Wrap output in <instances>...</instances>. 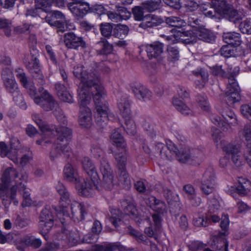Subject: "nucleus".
I'll return each mask as SVG.
<instances>
[{
	"mask_svg": "<svg viewBox=\"0 0 251 251\" xmlns=\"http://www.w3.org/2000/svg\"><path fill=\"white\" fill-rule=\"evenodd\" d=\"M93 96L96 109V122L98 126L103 128L108 122L109 109L108 103L105 100L106 91L103 86L100 83L90 92V96Z\"/></svg>",
	"mask_w": 251,
	"mask_h": 251,
	"instance_id": "1",
	"label": "nucleus"
},
{
	"mask_svg": "<svg viewBox=\"0 0 251 251\" xmlns=\"http://www.w3.org/2000/svg\"><path fill=\"white\" fill-rule=\"evenodd\" d=\"M83 68L82 66L76 65L73 71L75 76L81 81L78 87V95L82 96L84 94H90L94 87L100 83L98 75L93 73H88Z\"/></svg>",
	"mask_w": 251,
	"mask_h": 251,
	"instance_id": "2",
	"label": "nucleus"
},
{
	"mask_svg": "<svg viewBox=\"0 0 251 251\" xmlns=\"http://www.w3.org/2000/svg\"><path fill=\"white\" fill-rule=\"evenodd\" d=\"M30 61H29L27 57H25L23 60L24 63L32 77L40 85L42 86L45 83L46 81L40 68V61L38 58L39 56L38 50L33 48L30 50Z\"/></svg>",
	"mask_w": 251,
	"mask_h": 251,
	"instance_id": "3",
	"label": "nucleus"
},
{
	"mask_svg": "<svg viewBox=\"0 0 251 251\" xmlns=\"http://www.w3.org/2000/svg\"><path fill=\"white\" fill-rule=\"evenodd\" d=\"M118 107L122 116L126 119L125 130L127 134L133 135L136 133L135 126L133 122L129 119L131 115L130 103L126 95L122 96L118 101Z\"/></svg>",
	"mask_w": 251,
	"mask_h": 251,
	"instance_id": "4",
	"label": "nucleus"
},
{
	"mask_svg": "<svg viewBox=\"0 0 251 251\" xmlns=\"http://www.w3.org/2000/svg\"><path fill=\"white\" fill-rule=\"evenodd\" d=\"M167 145L169 152L176 155V159L181 163H189L194 164L195 161L198 158L195 156L188 147H180L178 148L172 141L167 142Z\"/></svg>",
	"mask_w": 251,
	"mask_h": 251,
	"instance_id": "5",
	"label": "nucleus"
},
{
	"mask_svg": "<svg viewBox=\"0 0 251 251\" xmlns=\"http://www.w3.org/2000/svg\"><path fill=\"white\" fill-rule=\"evenodd\" d=\"M80 103L79 122L80 125L84 128H89L92 123V113L90 109L86 106L91 100L90 94L78 95Z\"/></svg>",
	"mask_w": 251,
	"mask_h": 251,
	"instance_id": "6",
	"label": "nucleus"
},
{
	"mask_svg": "<svg viewBox=\"0 0 251 251\" xmlns=\"http://www.w3.org/2000/svg\"><path fill=\"white\" fill-rule=\"evenodd\" d=\"M100 170L102 175L101 186L106 190H111L113 187V171L108 160L102 158L100 161Z\"/></svg>",
	"mask_w": 251,
	"mask_h": 251,
	"instance_id": "7",
	"label": "nucleus"
},
{
	"mask_svg": "<svg viewBox=\"0 0 251 251\" xmlns=\"http://www.w3.org/2000/svg\"><path fill=\"white\" fill-rule=\"evenodd\" d=\"M216 10L219 15L234 23L241 21L245 16L243 11L237 10L227 2Z\"/></svg>",
	"mask_w": 251,
	"mask_h": 251,
	"instance_id": "8",
	"label": "nucleus"
},
{
	"mask_svg": "<svg viewBox=\"0 0 251 251\" xmlns=\"http://www.w3.org/2000/svg\"><path fill=\"white\" fill-rule=\"evenodd\" d=\"M45 20L51 26L56 27L58 33H63L65 31L67 21L65 15L62 12L58 10L52 11L51 16H46Z\"/></svg>",
	"mask_w": 251,
	"mask_h": 251,
	"instance_id": "9",
	"label": "nucleus"
},
{
	"mask_svg": "<svg viewBox=\"0 0 251 251\" xmlns=\"http://www.w3.org/2000/svg\"><path fill=\"white\" fill-rule=\"evenodd\" d=\"M63 41L66 47L69 49L78 50L85 49L87 45L81 36H79L73 32H68L64 34Z\"/></svg>",
	"mask_w": 251,
	"mask_h": 251,
	"instance_id": "10",
	"label": "nucleus"
},
{
	"mask_svg": "<svg viewBox=\"0 0 251 251\" xmlns=\"http://www.w3.org/2000/svg\"><path fill=\"white\" fill-rule=\"evenodd\" d=\"M51 129H53V131L50 134H47L46 136L52 137L54 136H57L56 142L57 144H62V142H65L64 145L68 146V142H70L72 138V130L65 126H50Z\"/></svg>",
	"mask_w": 251,
	"mask_h": 251,
	"instance_id": "11",
	"label": "nucleus"
},
{
	"mask_svg": "<svg viewBox=\"0 0 251 251\" xmlns=\"http://www.w3.org/2000/svg\"><path fill=\"white\" fill-rule=\"evenodd\" d=\"M54 216L50 205H46L42 210L39 216V227L46 232L50 231L54 225Z\"/></svg>",
	"mask_w": 251,
	"mask_h": 251,
	"instance_id": "12",
	"label": "nucleus"
},
{
	"mask_svg": "<svg viewBox=\"0 0 251 251\" xmlns=\"http://www.w3.org/2000/svg\"><path fill=\"white\" fill-rule=\"evenodd\" d=\"M114 157L117 163L119 170V180L123 184L129 185L130 184V178L126 170V157L122 153H115Z\"/></svg>",
	"mask_w": 251,
	"mask_h": 251,
	"instance_id": "13",
	"label": "nucleus"
},
{
	"mask_svg": "<svg viewBox=\"0 0 251 251\" xmlns=\"http://www.w3.org/2000/svg\"><path fill=\"white\" fill-rule=\"evenodd\" d=\"M34 102L40 105L45 111L53 110L57 106V103L47 91H44L41 96H37L33 99Z\"/></svg>",
	"mask_w": 251,
	"mask_h": 251,
	"instance_id": "14",
	"label": "nucleus"
},
{
	"mask_svg": "<svg viewBox=\"0 0 251 251\" xmlns=\"http://www.w3.org/2000/svg\"><path fill=\"white\" fill-rule=\"evenodd\" d=\"M164 23L163 18L155 14H148L143 22L138 25L139 28L149 31L151 29L157 28Z\"/></svg>",
	"mask_w": 251,
	"mask_h": 251,
	"instance_id": "15",
	"label": "nucleus"
},
{
	"mask_svg": "<svg viewBox=\"0 0 251 251\" xmlns=\"http://www.w3.org/2000/svg\"><path fill=\"white\" fill-rule=\"evenodd\" d=\"M99 180V179H93L90 177L85 179L84 182L80 185L76 184L79 195L84 197L91 196L97 188Z\"/></svg>",
	"mask_w": 251,
	"mask_h": 251,
	"instance_id": "16",
	"label": "nucleus"
},
{
	"mask_svg": "<svg viewBox=\"0 0 251 251\" xmlns=\"http://www.w3.org/2000/svg\"><path fill=\"white\" fill-rule=\"evenodd\" d=\"M145 202L152 210L159 214H163L167 212L165 202L153 196H150L146 199Z\"/></svg>",
	"mask_w": 251,
	"mask_h": 251,
	"instance_id": "17",
	"label": "nucleus"
},
{
	"mask_svg": "<svg viewBox=\"0 0 251 251\" xmlns=\"http://www.w3.org/2000/svg\"><path fill=\"white\" fill-rule=\"evenodd\" d=\"M27 176L26 175H22L19 177V180L21 181L18 183V191L23 195L24 200L22 202L23 207L29 206L31 204V200L30 198V193L27 188H26L25 184L26 183Z\"/></svg>",
	"mask_w": 251,
	"mask_h": 251,
	"instance_id": "18",
	"label": "nucleus"
},
{
	"mask_svg": "<svg viewBox=\"0 0 251 251\" xmlns=\"http://www.w3.org/2000/svg\"><path fill=\"white\" fill-rule=\"evenodd\" d=\"M164 47V44L159 41L147 44L145 48L148 58L151 59L160 57L163 52Z\"/></svg>",
	"mask_w": 251,
	"mask_h": 251,
	"instance_id": "19",
	"label": "nucleus"
},
{
	"mask_svg": "<svg viewBox=\"0 0 251 251\" xmlns=\"http://www.w3.org/2000/svg\"><path fill=\"white\" fill-rule=\"evenodd\" d=\"M63 154L64 156L67 158H71L73 155V153L71 148L67 145L57 144V146H54L51 149L50 153V157L51 160H54L55 158Z\"/></svg>",
	"mask_w": 251,
	"mask_h": 251,
	"instance_id": "20",
	"label": "nucleus"
},
{
	"mask_svg": "<svg viewBox=\"0 0 251 251\" xmlns=\"http://www.w3.org/2000/svg\"><path fill=\"white\" fill-rule=\"evenodd\" d=\"M240 149V146L239 145L232 144H228L223 147V150L231 154L232 160L237 167H239L242 164V157L239 154Z\"/></svg>",
	"mask_w": 251,
	"mask_h": 251,
	"instance_id": "21",
	"label": "nucleus"
},
{
	"mask_svg": "<svg viewBox=\"0 0 251 251\" xmlns=\"http://www.w3.org/2000/svg\"><path fill=\"white\" fill-rule=\"evenodd\" d=\"M72 218L78 222L84 220L87 215V208L84 204L75 201L71 206Z\"/></svg>",
	"mask_w": 251,
	"mask_h": 251,
	"instance_id": "22",
	"label": "nucleus"
},
{
	"mask_svg": "<svg viewBox=\"0 0 251 251\" xmlns=\"http://www.w3.org/2000/svg\"><path fill=\"white\" fill-rule=\"evenodd\" d=\"M131 89L135 96L140 100L143 101L149 100L151 97V92L140 83L134 84L131 86Z\"/></svg>",
	"mask_w": 251,
	"mask_h": 251,
	"instance_id": "23",
	"label": "nucleus"
},
{
	"mask_svg": "<svg viewBox=\"0 0 251 251\" xmlns=\"http://www.w3.org/2000/svg\"><path fill=\"white\" fill-rule=\"evenodd\" d=\"M73 15L77 19H82L90 12V4L86 2L75 6L71 5L68 8Z\"/></svg>",
	"mask_w": 251,
	"mask_h": 251,
	"instance_id": "24",
	"label": "nucleus"
},
{
	"mask_svg": "<svg viewBox=\"0 0 251 251\" xmlns=\"http://www.w3.org/2000/svg\"><path fill=\"white\" fill-rule=\"evenodd\" d=\"M95 48L97 53L100 55H108L113 50V45L104 37H101L100 41L96 43Z\"/></svg>",
	"mask_w": 251,
	"mask_h": 251,
	"instance_id": "25",
	"label": "nucleus"
},
{
	"mask_svg": "<svg viewBox=\"0 0 251 251\" xmlns=\"http://www.w3.org/2000/svg\"><path fill=\"white\" fill-rule=\"evenodd\" d=\"M82 165L84 171L88 176L93 179H99L95 165L88 157H84L82 159Z\"/></svg>",
	"mask_w": 251,
	"mask_h": 251,
	"instance_id": "26",
	"label": "nucleus"
},
{
	"mask_svg": "<svg viewBox=\"0 0 251 251\" xmlns=\"http://www.w3.org/2000/svg\"><path fill=\"white\" fill-rule=\"evenodd\" d=\"M122 208L124 213L132 218L138 217L139 212L133 201L123 200L121 201Z\"/></svg>",
	"mask_w": 251,
	"mask_h": 251,
	"instance_id": "27",
	"label": "nucleus"
},
{
	"mask_svg": "<svg viewBox=\"0 0 251 251\" xmlns=\"http://www.w3.org/2000/svg\"><path fill=\"white\" fill-rule=\"evenodd\" d=\"M63 172L64 179L67 181L75 184H78L80 182V180L77 173L71 164H67L65 165Z\"/></svg>",
	"mask_w": 251,
	"mask_h": 251,
	"instance_id": "28",
	"label": "nucleus"
},
{
	"mask_svg": "<svg viewBox=\"0 0 251 251\" xmlns=\"http://www.w3.org/2000/svg\"><path fill=\"white\" fill-rule=\"evenodd\" d=\"M222 37L225 43L234 47L239 46L241 43L240 34L237 32H224Z\"/></svg>",
	"mask_w": 251,
	"mask_h": 251,
	"instance_id": "29",
	"label": "nucleus"
},
{
	"mask_svg": "<svg viewBox=\"0 0 251 251\" xmlns=\"http://www.w3.org/2000/svg\"><path fill=\"white\" fill-rule=\"evenodd\" d=\"M196 34L197 39H199L208 43L213 42L216 38V36L212 32L201 27H198V30H197Z\"/></svg>",
	"mask_w": 251,
	"mask_h": 251,
	"instance_id": "30",
	"label": "nucleus"
},
{
	"mask_svg": "<svg viewBox=\"0 0 251 251\" xmlns=\"http://www.w3.org/2000/svg\"><path fill=\"white\" fill-rule=\"evenodd\" d=\"M38 1V0H35L36 5L35 7H31L26 9L25 13V15L26 17L31 16L33 18L41 17L44 12L47 13L49 12V9L47 8L42 7L39 4Z\"/></svg>",
	"mask_w": 251,
	"mask_h": 251,
	"instance_id": "31",
	"label": "nucleus"
},
{
	"mask_svg": "<svg viewBox=\"0 0 251 251\" xmlns=\"http://www.w3.org/2000/svg\"><path fill=\"white\" fill-rule=\"evenodd\" d=\"M179 36V41L185 44H193L197 42L196 34L192 30L182 31Z\"/></svg>",
	"mask_w": 251,
	"mask_h": 251,
	"instance_id": "32",
	"label": "nucleus"
},
{
	"mask_svg": "<svg viewBox=\"0 0 251 251\" xmlns=\"http://www.w3.org/2000/svg\"><path fill=\"white\" fill-rule=\"evenodd\" d=\"M251 188V182L247 179L239 177L236 190L240 195H246Z\"/></svg>",
	"mask_w": 251,
	"mask_h": 251,
	"instance_id": "33",
	"label": "nucleus"
},
{
	"mask_svg": "<svg viewBox=\"0 0 251 251\" xmlns=\"http://www.w3.org/2000/svg\"><path fill=\"white\" fill-rule=\"evenodd\" d=\"M18 174L16 170L12 167H9L3 172L1 180L3 183H8L12 180L18 178Z\"/></svg>",
	"mask_w": 251,
	"mask_h": 251,
	"instance_id": "34",
	"label": "nucleus"
},
{
	"mask_svg": "<svg viewBox=\"0 0 251 251\" xmlns=\"http://www.w3.org/2000/svg\"><path fill=\"white\" fill-rule=\"evenodd\" d=\"M173 104L176 108L184 115H188L192 113L191 109L178 98H174L173 100Z\"/></svg>",
	"mask_w": 251,
	"mask_h": 251,
	"instance_id": "35",
	"label": "nucleus"
},
{
	"mask_svg": "<svg viewBox=\"0 0 251 251\" xmlns=\"http://www.w3.org/2000/svg\"><path fill=\"white\" fill-rule=\"evenodd\" d=\"M129 31V27L126 25L118 24L114 27L113 36L123 39L127 36Z\"/></svg>",
	"mask_w": 251,
	"mask_h": 251,
	"instance_id": "36",
	"label": "nucleus"
},
{
	"mask_svg": "<svg viewBox=\"0 0 251 251\" xmlns=\"http://www.w3.org/2000/svg\"><path fill=\"white\" fill-rule=\"evenodd\" d=\"M39 4L44 8H49L54 5L59 8H63L66 4V0H38Z\"/></svg>",
	"mask_w": 251,
	"mask_h": 251,
	"instance_id": "37",
	"label": "nucleus"
},
{
	"mask_svg": "<svg viewBox=\"0 0 251 251\" xmlns=\"http://www.w3.org/2000/svg\"><path fill=\"white\" fill-rule=\"evenodd\" d=\"M200 10L206 17L209 18L214 17L216 13L218 14L216 6H214L212 4V2L201 4Z\"/></svg>",
	"mask_w": 251,
	"mask_h": 251,
	"instance_id": "38",
	"label": "nucleus"
},
{
	"mask_svg": "<svg viewBox=\"0 0 251 251\" xmlns=\"http://www.w3.org/2000/svg\"><path fill=\"white\" fill-rule=\"evenodd\" d=\"M111 139L117 147L124 149L126 147V143L123 136L118 130H114L111 135Z\"/></svg>",
	"mask_w": 251,
	"mask_h": 251,
	"instance_id": "39",
	"label": "nucleus"
},
{
	"mask_svg": "<svg viewBox=\"0 0 251 251\" xmlns=\"http://www.w3.org/2000/svg\"><path fill=\"white\" fill-rule=\"evenodd\" d=\"M4 81H3L4 86L6 91L10 95L16 93L20 90L18 85L14 78H4Z\"/></svg>",
	"mask_w": 251,
	"mask_h": 251,
	"instance_id": "40",
	"label": "nucleus"
},
{
	"mask_svg": "<svg viewBox=\"0 0 251 251\" xmlns=\"http://www.w3.org/2000/svg\"><path fill=\"white\" fill-rule=\"evenodd\" d=\"M113 24L108 23H102L100 25V30L102 36L105 38H110L113 36Z\"/></svg>",
	"mask_w": 251,
	"mask_h": 251,
	"instance_id": "41",
	"label": "nucleus"
},
{
	"mask_svg": "<svg viewBox=\"0 0 251 251\" xmlns=\"http://www.w3.org/2000/svg\"><path fill=\"white\" fill-rule=\"evenodd\" d=\"M166 23L170 26L177 28H181L187 24L185 20L180 17L175 16L167 17L166 19Z\"/></svg>",
	"mask_w": 251,
	"mask_h": 251,
	"instance_id": "42",
	"label": "nucleus"
},
{
	"mask_svg": "<svg viewBox=\"0 0 251 251\" xmlns=\"http://www.w3.org/2000/svg\"><path fill=\"white\" fill-rule=\"evenodd\" d=\"M239 91L226 90L225 93V100L228 105L234 104L240 100Z\"/></svg>",
	"mask_w": 251,
	"mask_h": 251,
	"instance_id": "43",
	"label": "nucleus"
},
{
	"mask_svg": "<svg viewBox=\"0 0 251 251\" xmlns=\"http://www.w3.org/2000/svg\"><path fill=\"white\" fill-rule=\"evenodd\" d=\"M56 189L61 196V200L69 203L71 201L70 195L64 185L61 182H58L56 186Z\"/></svg>",
	"mask_w": 251,
	"mask_h": 251,
	"instance_id": "44",
	"label": "nucleus"
},
{
	"mask_svg": "<svg viewBox=\"0 0 251 251\" xmlns=\"http://www.w3.org/2000/svg\"><path fill=\"white\" fill-rule=\"evenodd\" d=\"M161 0H148L142 3V6L149 12H152L160 8Z\"/></svg>",
	"mask_w": 251,
	"mask_h": 251,
	"instance_id": "45",
	"label": "nucleus"
},
{
	"mask_svg": "<svg viewBox=\"0 0 251 251\" xmlns=\"http://www.w3.org/2000/svg\"><path fill=\"white\" fill-rule=\"evenodd\" d=\"M32 117L45 136H46L47 134H50V133H52V131H54L53 129H51L49 125L44 124V122L40 118L38 115H33Z\"/></svg>",
	"mask_w": 251,
	"mask_h": 251,
	"instance_id": "46",
	"label": "nucleus"
},
{
	"mask_svg": "<svg viewBox=\"0 0 251 251\" xmlns=\"http://www.w3.org/2000/svg\"><path fill=\"white\" fill-rule=\"evenodd\" d=\"M145 9L143 6H135L131 9V13L135 21L143 22L145 18Z\"/></svg>",
	"mask_w": 251,
	"mask_h": 251,
	"instance_id": "47",
	"label": "nucleus"
},
{
	"mask_svg": "<svg viewBox=\"0 0 251 251\" xmlns=\"http://www.w3.org/2000/svg\"><path fill=\"white\" fill-rule=\"evenodd\" d=\"M229 223V221L227 216H225L224 218H222L220 223V227L224 231H218L217 234L215 235L217 238L222 239L224 236L228 234L227 230L228 228Z\"/></svg>",
	"mask_w": 251,
	"mask_h": 251,
	"instance_id": "48",
	"label": "nucleus"
},
{
	"mask_svg": "<svg viewBox=\"0 0 251 251\" xmlns=\"http://www.w3.org/2000/svg\"><path fill=\"white\" fill-rule=\"evenodd\" d=\"M110 213L111 216L109 218V221L116 227L119 226V224L121 221L122 212L118 209H112Z\"/></svg>",
	"mask_w": 251,
	"mask_h": 251,
	"instance_id": "49",
	"label": "nucleus"
},
{
	"mask_svg": "<svg viewBox=\"0 0 251 251\" xmlns=\"http://www.w3.org/2000/svg\"><path fill=\"white\" fill-rule=\"evenodd\" d=\"M168 59L174 62L177 61L179 57L178 48L176 46H168L167 48Z\"/></svg>",
	"mask_w": 251,
	"mask_h": 251,
	"instance_id": "50",
	"label": "nucleus"
},
{
	"mask_svg": "<svg viewBox=\"0 0 251 251\" xmlns=\"http://www.w3.org/2000/svg\"><path fill=\"white\" fill-rule=\"evenodd\" d=\"M216 187V184H213L211 182L201 180V189L202 194L205 195H208L213 193Z\"/></svg>",
	"mask_w": 251,
	"mask_h": 251,
	"instance_id": "51",
	"label": "nucleus"
},
{
	"mask_svg": "<svg viewBox=\"0 0 251 251\" xmlns=\"http://www.w3.org/2000/svg\"><path fill=\"white\" fill-rule=\"evenodd\" d=\"M196 100L201 108L204 111H208L210 108L207 98L204 93L198 94L197 96Z\"/></svg>",
	"mask_w": 251,
	"mask_h": 251,
	"instance_id": "52",
	"label": "nucleus"
},
{
	"mask_svg": "<svg viewBox=\"0 0 251 251\" xmlns=\"http://www.w3.org/2000/svg\"><path fill=\"white\" fill-rule=\"evenodd\" d=\"M10 149L12 151L13 158H11L14 162H17V150L20 147V141L17 138L13 137L10 139Z\"/></svg>",
	"mask_w": 251,
	"mask_h": 251,
	"instance_id": "53",
	"label": "nucleus"
},
{
	"mask_svg": "<svg viewBox=\"0 0 251 251\" xmlns=\"http://www.w3.org/2000/svg\"><path fill=\"white\" fill-rule=\"evenodd\" d=\"M13 97V100L16 103V104L19 106L21 108L23 109H26L27 106L24 100V97L20 90H18L16 93L11 95Z\"/></svg>",
	"mask_w": 251,
	"mask_h": 251,
	"instance_id": "54",
	"label": "nucleus"
},
{
	"mask_svg": "<svg viewBox=\"0 0 251 251\" xmlns=\"http://www.w3.org/2000/svg\"><path fill=\"white\" fill-rule=\"evenodd\" d=\"M31 27H33V25L24 23L14 27L13 32L16 34H28L30 32Z\"/></svg>",
	"mask_w": 251,
	"mask_h": 251,
	"instance_id": "55",
	"label": "nucleus"
},
{
	"mask_svg": "<svg viewBox=\"0 0 251 251\" xmlns=\"http://www.w3.org/2000/svg\"><path fill=\"white\" fill-rule=\"evenodd\" d=\"M116 9L120 18V21L127 20L130 18L131 13L124 6L116 5Z\"/></svg>",
	"mask_w": 251,
	"mask_h": 251,
	"instance_id": "56",
	"label": "nucleus"
},
{
	"mask_svg": "<svg viewBox=\"0 0 251 251\" xmlns=\"http://www.w3.org/2000/svg\"><path fill=\"white\" fill-rule=\"evenodd\" d=\"M61 234L63 239L70 243L75 244L78 241L77 238L74 236V234L72 231L65 228H62Z\"/></svg>",
	"mask_w": 251,
	"mask_h": 251,
	"instance_id": "57",
	"label": "nucleus"
},
{
	"mask_svg": "<svg viewBox=\"0 0 251 251\" xmlns=\"http://www.w3.org/2000/svg\"><path fill=\"white\" fill-rule=\"evenodd\" d=\"M155 149L157 152L159 153L161 157L166 158L168 160L171 159V155H169L166 151L167 149L168 150L167 144L165 146L161 143H158L155 146Z\"/></svg>",
	"mask_w": 251,
	"mask_h": 251,
	"instance_id": "58",
	"label": "nucleus"
},
{
	"mask_svg": "<svg viewBox=\"0 0 251 251\" xmlns=\"http://www.w3.org/2000/svg\"><path fill=\"white\" fill-rule=\"evenodd\" d=\"M234 47L228 44L224 45L221 48L219 52L221 55L226 57H230L234 54Z\"/></svg>",
	"mask_w": 251,
	"mask_h": 251,
	"instance_id": "59",
	"label": "nucleus"
},
{
	"mask_svg": "<svg viewBox=\"0 0 251 251\" xmlns=\"http://www.w3.org/2000/svg\"><path fill=\"white\" fill-rule=\"evenodd\" d=\"M201 180H205L216 184L215 174L214 170L211 168L207 169L203 174Z\"/></svg>",
	"mask_w": 251,
	"mask_h": 251,
	"instance_id": "60",
	"label": "nucleus"
},
{
	"mask_svg": "<svg viewBox=\"0 0 251 251\" xmlns=\"http://www.w3.org/2000/svg\"><path fill=\"white\" fill-rule=\"evenodd\" d=\"M12 151L11 149H9L5 142H0V155L1 157L7 156L10 159L13 158Z\"/></svg>",
	"mask_w": 251,
	"mask_h": 251,
	"instance_id": "61",
	"label": "nucleus"
},
{
	"mask_svg": "<svg viewBox=\"0 0 251 251\" xmlns=\"http://www.w3.org/2000/svg\"><path fill=\"white\" fill-rule=\"evenodd\" d=\"M239 28L243 33L251 34V19H247L241 22Z\"/></svg>",
	"mask_w": 251,
	"mask_h": 251,
	"instance_id": "62",
	"label": "nucleus"
},
{
	"mask_svg": "<svg viewBox=\"0 0 251 251\" xmlns=\"http://www.w3.org/2000/svg\"><path fill=\"white\" fill-rule=\"evenodd\" d=\"M143 126L147 134L151 138H153L155 135V132L154 130V126L150 122L145 120L143 124Z\"/></svg>",
	"mask_w": 251,
	"mask_h": 251,
	"instance_id": "63",
	"label": "nucleus"
},
{
	"mask_svg": "<svg viewBox=\"0 0 251 251\" xmlns=\"http://www.w3.org/2000/svg\"><path fill=\"white\" fill-rule=\"evenodd\" d=\"M54 111H53V113L55 116L57 120L61 124H62L64 125H66L67 123V119L66 117L64 115V113L62 110L58 106L54 108Z\"/></svg>",
	"mask_w": 251,
	"mask_h": 251,
	"instance_id": "64",
	"label": "nucleus"
}]
</instances>
